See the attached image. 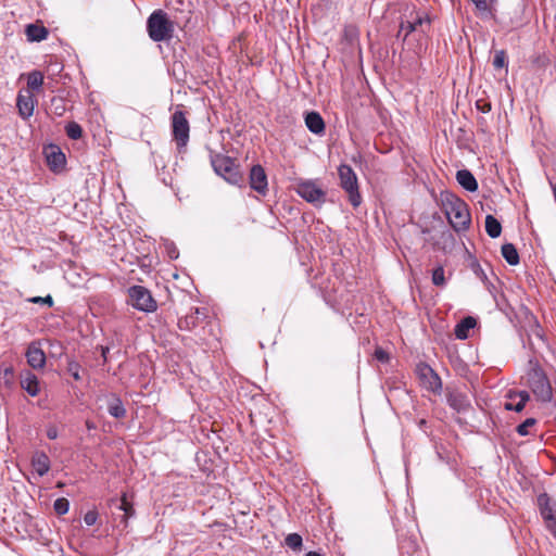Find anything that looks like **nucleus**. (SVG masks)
I'll return each instance as SVG.
<instances>
[{
  "instance_id": "f257e3e1",
  "label": "nucleus",
  "mask_w": 556,
  "mask_h": 556,
  "mask_svg": "<svg viewBox=\"0 0 556 556\" xmlns=\"http://www.w3.org/2000/svg\"><path fill=\"white\" fill-rule=\"evenodd\" d=\"M439 200L453 229L457 232L467 230L471 223V215L466 202L450 191L440 192Z\"/></svg>"
},
{
  "instance_id": "f03ea898",
  "label": "nucleus",
  "mask_w": 556,
  "mask_h": 556,
  "mask_svg": "<svg viewBox=\"0 0 556 556\" xmlns=\"http://www.w3.org/2000/svg\"><path fill=\"white\" fill-rule=\"evenodd\" d=\"M431 28V18L424 11H417L415 9L407 13H404L400 23V29L397 37H403L406 40L407 37L415 33L417 35H427Z\"/></svg>"
},
{
  "instance_id": "7ed1b4c3",
  "label": "nucleus",
  "mask_w": 556,
  "mask_h": 556,
  "mask_svg": "<svg viewBox=\"0 0 556 556\" xmlns=\"http://www.w3.org/2000/svg\"><path fill=\"white\" fill-rule=\"evenodd\" d=\"M210 161L214 172L227 182L236 186H240L243 182V175L235 159L212 151Z\"/></svg>"
},
{
  "instance_id": "20e7f679",
  "label": "nucleus",
  "mask_w": 556,
  "mask_h": 556,
  "mask_svg": "<svg viewBox=\"0 0 556 556\" xmlns=\"http://www.w3.org/2000/svg\"><path fill=\"white\" fill-rule=\"evenodd\" d=\"M147 31L149 37L155 41H167L173 37L174 23L163 10L153 11L147 20Z\"/></svg>"
},
{
  "instance_id": "39448f33",
  "label": "nucleus",
  "mask_w": 556,
  "mask_h": 556,
  "mask_svg": "<svg viewBox=\"0 0 556 556\" xmlns=\"http://www.w3.org/2000/svg\"><path fill=\"white\" fill-rule=\"evenodd\" d=\"M338 176L340 187L346 192L350 203L353 207H358L362 203V195L356 173L350 165L341 164L338 167Z\"/></svg>"
},
{
  "instance_id": "423d86ee",
  "label": "nucleus",
  "mask_w": 556,
  "mask_h": 556,
  "mask_svg": "<svg viewBox=\"0 0 556 556\" xmlns=\"http://www.w3.org/2000/svg\"><path fill=\"white\" fill-rule=\"evenodd\" d=\"M528 384L539 401L549 402L553 399V388L540 366H534L529 370Z\"/></svg>"
},
{
  "instance_id": "0eeeda50",
  "label": "nucleus",
  "mask_w": 556,
  "mask_h": 556,
  "mask_svg": "<svg viewBox=\"0 0 556 556\" xmlns=\"http://www.w3.org/2000/svg\"><path fill=\"white\" fill-rule=\"evenodd\" d=\"M173 140L176 143L177 150L180 152L189 142L190 125L186 113L181 110H176L170 117Z\"/></svg>"
},
{
  "instance_id": "6e6552de",
  "label": "nucleus",
  "mask_w": 556,
  "mask_h": 556,
  "mask_svg": "<svg viewBox=\"0 0 556 556\" xmlns=\"http://www.w3.org/2000/svg\"><path fill=\"white\" fill-rule=\"evenodd\" d=\"M296 193L315 206H321L326 202V191L316 180H300L295 187Z\"/></svg>"
},
{
  "instance_id": "1a4fd4ad",
  "label": "nucleus",
  "mask_w": 556,
  "mask_h": 556,
  "mask_svg": "<svg viewBox=\"0 0 556 556\" xmlns=\"http://www.w3.org/2000/svg\"><path fill=\"white\" fill-rule=\"evenodd\" d=\"M129 304L142 312H153L156 309V302L153 300L150 291L141 286H135L129 289Z\"/></svg>"
},
{
  "instance_id": "9d476101",
  "label": "nucleus",
  "mask_w": 556,
  "mask_h": 556,
  "mask_svg": "<svg viewBox=\"0 0 556 556\" xmlns=\"http://www.w3.org/2000/svg\"><path fill=\"white\" fill-rule=\"evenodd\" d=\"M416 375L420 384L433 393H439L442 389L440 376L426 363H419L416 366Z\"/></svg>"
},
{
  "instance_id": "9b49d317",
  "label": "nucleus",
  "mask_w": 556,
  "mask_h": 556,
  "mask_svg": "<svg viewBox=\"0 0 556 556\" xmlns=\"http://www.w3.org/2000/svg\"><path fill=\"white\" fill-rule=\"evenodd\" d=\"M47 164L52 172H61L66 163L65 154L58 146L50 144L45 148Z\"/></svg>"
},
{
  "instance_id": "f8f14e48",
  "label": "nucleus",
  "mask_w": 556,
  "mask_h": 556,
  "mask_svg": "<svg viewBox=\"0 0 556 556\" xmlns=\"http://www.w3.org/2000/svg\"><path fill=\"white\" fill-rule=\"evenodd\" d=\"M36 100L31 91L22 90L17 94L16 106L22 118L27 119L34 114Z\"/></svg>"
},
{
  "instance_id": "ddd939ff",
  "label": "nucleus",
  "mask_w": 556,
  "mask_h": 556,
  "mask_svg": "<svg viewBox=\"0 0 556 556\" xmlns=\"http://www.w3.org/2000/svg\"><path fill=\"white\" fill-rule=\"evenodd\" d=\"M267 175L261 165H253L250 170V187L262 195L267 192Z\"/></svg>"
},
{
  "instance_id": "4468645a",
  "label": "nucleus",
  "mask_w": 556,
  "mask_h": 556,
  "mask_svg": "<svg viewBox=\"0 0 556 556\" xmlns=\"http://www.w3.org/2000/svg\"><path fill=\"white\" fill-rule=\"evenodd\" d=\"M507 399L508 401L504 405L506 410L521 412L530 400V395L527 391H509Z\"/></svg>"
},
{
  "instance_id": "2eb2a0df",
  "label": "nucleus",
  "mask_w": 556,
  "mask_h": 556,
  "mask_svg": "<svg viewBox=\"0 0 556 556\" xmlns=\"http://www.w3.org/2000/svg\"><path fill=\"white\" fill-rule=\"evenodd\" d=\"M204 318H206L205 309L195 307L178 320V327L180 330H191L199 325L200 319Z\"/></svg>"
},
{
  "instance_id": "dca6fc26",
  "label": "nucleus",
  "mask_w": 556,
  "mask_h": 556,
  "mask_svg": "<svg viewBox=\"0 0 556 556\" xmlns=\"http://www.w3.org/2000/svg\"><path fill=\"white\" fill-rule=\"evenodd\" d=\"M28 365L34 369H41L46 365V354L36 343H30L26 351Z\"/></svg>"
},
{
  "instance_id": "f3484780",
  "label": "nucleus",
  "mask_w": 556,
  "mask_h": 556,
  "mask_svg": "<svg viewBox=\"0 0 556 556\" xmlns=\"http://www.w3.org/2000/svg\"><path fill=\"white\" fill-rule=\"evenodd\" d=\"M25 35H26L28 41L40 42L48 38L49 30L47 27H45L42 25V23L37 22V23L28 24L25 27Z\"/></svg>"
},
{
  "instance_id": "a211bd4d",
  "label": "nucleus",
  "mask_w": 556,
  "mask_h": 556,
  "mask_svg": "<svg viewBox=\"0 0 556 556\" xmlns=\"http://www.w3.org/2000/svg\"><path fill=\"white\" fill-rule=\"evenodd\" d=\"M447 403L456 412H465L470 407L468 396L459 391L450 392L447 394Z\"/></svg>"
},
{
  "instance_id": "6ab92c4d",
  "label": "nucleus",
  "mask_w": 556,
  "mask_h": 556,
  "mask_svg": "<svg viewBox=\"0 0 556 556\" xmlns=\"http://www.w3.org/2000/svg\"><path fill=\"white\" fill-rule=\"evenodd\" d=\"M305 125L308 130L315 135H321L325 131L326 125L318 112H309L305 115Z\"/></svg>"
},
{
  "instance_id": "aec40b11",
  "label": "nucleus",
  "mask_w": 556,
  "mask_h": 556,
  "mask_svg": "<svg viewBox=\"0 0 556 556\" xmlns=\"http://www.w3.org/2000/svg\"><path fill=\"white\" fill-rule=\"evenodd\" d=\"M31 466L42 477L50 470V459L45 452H36L31 457Z\"/></svg>"
},
{
  "instance_id": "412c9836",
  "label": "nucleus",
  "mask_w": 556,
  "mask_h": 556,
  "mask_svg": "<svg viewBox=\"0 0 556 556\" xmlns=\"http://www.w3.org/2000/svg\"><path fill=\"white\" fill-rule=\"evenodd\" d=\"M477 325V320L472 316L463 318L454 329V334L459 340H466L469 337V331Z\"/></svg>"
},
{
  "instance_id": "4be33fe9",
  "label": "nucleus",
  "mask_w": 556,
  "mask_h": 556,
  "mask_svg": "<svg viewBox=\"0 0 556 556\" xmlns=\"http://www.w3.org/2000/svg\"><path fill=\"white\" fill-rule=\"evenodd\" d=\"M457 182L467 191L473 192L478 189L475 176L468 169H460L456 173Z\"/></svg>"
},
{
  "instance_id": "5701e85b",
  "label": "nucleus",
  "mask_w": 556,
  "mask_h": 556,
  "mask_svg": "<svg viewBox=\"0 0 556 556\" xmlns=\"http://www.w3.org/2000/svg\"><path fill=\"white\" fill-rule=\"evenodd\" d=\"M21 386L30 396L39 394L40 389L38 378L30 371L26 372L21 381Z\"/></svg>"
},
{
  "instance_id": "b1692460",
  "label": "nucleus",
  "mask_w": 556,
  "mask_h": 556,
  "mask_svg": "<svg viewBox=\"0 0 556 556\" xmlns=\"http://www.w3.org/2000/svg\"><path fill=\"white\" fill-rule=\"evenodd\" d=\"M484 227L488 236L493 239L498 238L502 233V225L493 215L485 216Z\"/></svg>"
},
{
  "instance_id": "393cba45",
  "label": "nucleus",
  "mask_w": 556,
  "mask_h": 556,
  "mask_svg": "<svg viewBox=\"0 0 556 556\" xmlns=\"http://www.w3.org/2000/svg\"><path fill=\"white\" fill-rule=\"evenodd\" d=\"M502 255L509 265H517L519 263V254L513 243L502 245Z\"/></svg>"
},
{
  "instance_id": "a878e982",
  "label": "nucleus",
  "mask_w": 556,
  "mask_h": 556,
  "mask_svg": "<svg viewBox=\"0 0 556 556\" xmlns=\"http://www.w3.org/2000/svg\"><path fill=\"white\" fill-rule=\"evenodd\" d=\"M43 74L39 71H33L27 76V87L29 91L38 90L43 85Z\"/></svg>"
},
{
  "instance_id": "bb28decb",
  "label": "nucleus",
  "mask_w": 556,
  "mask_h": 556,
  "mask_svg": "<svg viewBox=\"0 0 556 556\" xmlns=\"http://www.w3.org/2000/svg\"><path fill=\"white\" fill-rule=\"evenodd\" d=\"M475 7L477 10V15L482 18H494V13L491 7L488 4L486 0H479L475 2Z\"/></svg>"
},
{
  "instance_id": "cd10ccee",
  "label": "nucleus",
  "mask_w": 556,
  "mask_h": 556,
  "mask_svg": "<svg viewBox=\"0 0 556 556\" xmlns=\"http://www.w3.org/2000/svg\"><path fill=\"white\" fill-rule=\"evenodd\" d=\"M539 503L541 516L544 519V521L554 517L553 508L551 506L549 498L546 494L541 495L539 497Z\"/></svg>"
},
{
  "instance_id": "c85d7f7f",
  "label": "nucleus",
  "mask_w": 556,
  "mask_h": 556,
  "mask_svg": "<svg viewBox=\"0 0 556 556\" xmlns=\"http://www.w3.org/2000/svg\"><path fill=\"white\" fill-rule=\"evenodd\" d=\"M109 414L115 418H124L126 409L119 399H114L108 407Z\"/></svg>"
},
{
  "instance_id": "c756f323",
  "label": "nucleus",
  "mask_w": 556,
  "mask_h": 556,
  "mask_svg": "<svg viewBox=\"0 0 556 556\" xmlns=\"http://www.w3.org/2000/svg\"><path fill=\"white\" fill-rule=\"evenodd\" d=\"M65 132L68 138L73 139V140H78L83 136V128L78 123L70 122L65 126Z\"/></svg>"
},
{
  "instance_id": "7c9ffc66",
  "label": "nucleus",
  "mask_w": 556,
  "mask_h": 556,
  "mask_svg": "<svg viewBox=\"0 0 556 556\" xmlns=\"http://www.w3.org/2000/svg\"><path fill=\"white\" fill-rule=\"evenodd\" d=\"M286 545L293 551H300L303 545L302 536L298 533H290L285 539Z\"/></svg>"
},
{
  "instance_id": "2f4dec72",
  "label": "nucleus",
  "mask_w": 556,
  "mask_h": 556,
  "mask_svg": "<svg viewBox=\"0 0 556 556\" xmlns=\"http://www.w3.org/2000/svg\"><path fill=\"white\" fill-rule=\"evenodd\" d=\"M507 53L505 50H496L493 59V66L496 70L507 67Z\"/></svg>"
},
{
  "instance_id": "473e14b6",
  "label": "nucleus",
  "mask_w": 556,
  "mask_h": 556,
  "mask_svg": "<svg viewBox=\"0 0 556 556\" xmlns=\"http://www.w3.org/2000/svg\"><path fill=\"white\" fill-rule=\"evenodd\" d=\"M118 508L124 511L125 521H127V519L135 514L132 504L130 502H128L126 494L122 495L121 504H119Z\"/></svg>"
},
{
  "instance_id": "72a5a7b5",
  "label": "nucleus",
  "mask_w": 556,
  "mask_h": 556,
  "mask_svg": "<svg viewBox=\"0 0 556 556\" xmlns=\"http://www.w3.org/2000/svg\"><path fill=\"white\" fill-rule=\"evenodd\" d=\"M53 508L58 515H65L70 509V502L65 497L56 498L54 501Z\"/></svg>"
},
{
  "instance_id": "f704fd0d",
  "label": "nucleus",
  "mask_w": 556,
  "mask_h": 556,
  "mask_svg": "<svg viewBox=\"0 0 556 556\" xmlns=\"http://www.w3.org/2000/svg\"><path fill=\"white\" fill-rule=\"evenodd\" d=\"M536 424L535 418H527L522 424L517 427L518 434L525 437L529 434V428Z\"/></svg>"
},
{
  "instance_id": "c9c22d12",
  "label": "nucleus",
  "mask_w": 556,
  "mask_h": 556,
  "mask_svg": "<svg viewBox=\"0 0 556 556\" xmlns=\"http://www.w3.org/2000/svg\"><path fill=\"white\" fill-rule=\"evenodd\" d=\"M468 265L471 267L473 274L477 277H479V278H488L486 273L482 269L481 265L479 264V262L476 258L470 256Z\"/></svg>"
},
{
  "instance_id": "e433bc0d",
  "label": "nucleus",
  "mask_w": 556,
  "mask_h": 556,
  "mask_svg": "<svg viewBox=\"0 0 556 556\" xmlns=\"http://www.w3.org/2000/svg\"><path fill=\"white\" fill-rule=\"evenodd\" d=\"M51 104L54 108V114L58 116H62L65 112V104L62 98H53L51 100Z\"/></svg>"
},
{
  "instance_id": "4c0bfd02",
  "label": "nucleus",
  "mask_w": 556,
  "mask_h": 556,
  "mask_svg": "<svg viewBox=\"0 0 556 556\" xmlns=\"http://www.w3.org/2000/svg\"><path fill=\"white\" fill-rule=\"evenodd\" d=\"M28 302L35 303V304H46L49 307L53 305V299L51 295L47 296H33L28 299Z\"/></svg>"
},
{
  "instance_id": "58836bf2",
  "label": "nucleus",
  "mask_w": 556,
  "mask_h": 556,
  "mask_svg": "<svg viewBox=\"0 0 556 556\" xmlns=\"http://www.w3.org/2000/svg\"><path fill=\"white\" fill-rule=\"evenodd\" d=\"M476 108L478 111H480L482 113H488L491 111L492 105H491V102H489L488 100L479 99L476 101Z\"/></svg>"
},
{
  "instance_id": "ea45409f",
  "label": "nucleus",
  "mask_w": 556,
  "mask_h": 556,
  "mask_svg": "<svg viewBox=\"0 0 556 556\" xmlns=\"http://www.w3.org/2000/svg\"><path fill=\"white\" fill-rule=\"evenodd\" d=\"M98 520L97 510H88L84 516V521L87 526H93Z\"/></svg>"
},
{
  "instance_id": "a19ab883",
  "label": "nucleus",
  "mask_w": 556,
  "mask_h": 556,
  "mask_svg": "<svg viewBox=\"0 0 556 556\" xmlns=\"http://www.w3.org/2000/svg\"><path fill=\"white\" fill-rule=\"evenodd\" d=\"M375 357L376 359L380 362H388L389 361V354L381 348H377L375 350Z\"/></svg>"
},
{
  "instance_id": "79ce46f5",
  "label": "nucleus",
  "mask_w": 556,
  "mask_h": 556,
  "mask_svg": "<svg viewBox=\"0 0 556 556\" xmlns=\"http://www.w3.org/2000/svg\"><path fill=\"white\" fill-rule=\"evenodd\" d=\"M545 523H546L547 529L552 532V534L556 539V517L554 516L551 519L545 520Z\"/></svg>"
},
{
  "instance_id": "37998d69",
  "label": "nucleus",
  "mask_w": 556,
  "mask_h": 556,
  "mask_svg": "<svg viewBox=\"0 0 556 556\" xmlns=\"http://www.w3.org/2000/svg\"><path fill=\"white\" fill-rule=\"evenodd\" d=\"M13 374H14V371H13V368H12V367H8V368H5V369L3 370V377H4V379H5V383H7V384L11 383V380H12V378H13Z\"/></svg>"
},
{
  "instance_id": "c03bdc74",
  "label": "nucleus",
  "mask_w": 556,
  "mask_h": 556,
  "mask_svg": "<svg viewBox=\"0 0 556 556\" xmlns=\"http://www.w3.org/2000/svg\"><path fill=\"white\" fill-rule=\"evenodd\" d=\"M58 429L55 426H50L48 429H47V437L50 439V440H54L58 438Z\"/></svg>"
},
{
  "instance_id": "a18cd8bd",
  "label": "nucleus",
  "mask_w": 556,
  "mask_h": 556,
  "mask_svg": "<svg viewBox=\"0 0 556 556\" xmlns=\"http://www.w3.org/2000/svg\"><path fill=\"white\" fill-rule=\"evenodd\" d=\"M167 253L172 260H176L179 255V252L177 251L176 247H174L173 244L167 247Z\"/></svg>"
},
{
  "instance_id": "49530a36",
  "label": "nucleus",
  "mask_w": 556,
  "mask_h": 556,
  "mask_svg": "<svg viewBox=\"0 0 556 556\" xmlns=\"http://www.w3.org/2000/svg\"><path fill=\"white\" fill-rule=\"evenodd\" d=\"M432 278H444V270L442 267L434 269Z\"/></svg>"
},
{
  "instance_id": "de8ad7c7",
  "label": "nucleus",
  "mask_w": 556,
  "mask_h": 556,
  "mask_svg": "<svg viewBox=\"0 0 556 556\" xmlns=\"http://www.w3.org/2000/svg\"><path fill=\"white\" fill-rule=\"evenodd\" d=\"M435 286L443 287L446 280H432Z\"/></svg>"
},
{
  "instance_id": "09e8293b",
  "label": "nucleus",
  "mask_w": 556,
  "mask_h": 556,
  "mask_svg": "<svg viewBox=\"0 0 556 556\" xmlns=\"http://www.w3.org/2000/svg\"><path fill=\"white\" fill-rule=\"evenodd\" d=\"M305 556H321V554H319L318 552H315V551H311Z\"/></svg>"
},
{
  "instance_id": "8fccbe9b",
  "label": "nucleus",
  "mask_w": 556,
  "mask_h": 556,
  "mask_svg": "<svg viewBox=\"0 0 556 556\" xmlns=\"http://www.w3.org/2000/svg\"><path fill=\"white\" fill-rule=\"evenodd\" d=\"M73 377H74V379H76V380H78V379H79V375H78L77 372H75V374L73 375Z\"/></svg>"
}]
</instances>
